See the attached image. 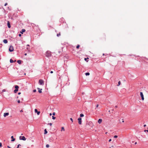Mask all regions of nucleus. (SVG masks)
<instances>
[{
	"mask_svg": "<svg viewBox=\"0 0 148 148\" xmlns=\"http://www.w3.org/2000/svg\"><path fill=\"white\" fill-rule=\"evenodd\" d=\"M22 61L21 60H18L17 61V62L19 64H21V63Z\"/></svg>",
	"mask_w": 148,
	"mask_h": 148,
	"instance_id": "obj_16",
	"label": "nucleus"
},
{
	"mask_svg": "<svg viewBox=\"0 0 148 148\" xmlns=\"http://www.w3.org/2000/svg\"><path fill=\"white\" fill-rule=\"evenodd\" d=\"M2 146V143H0V147H1Z\"/></svg>",
	"mask_w": 148,
	"mask_h": 148,
	"instance_id": "obj_32",
	"label": "nucleus"
},
{
	"mask_svg": "<svg viewBox=\"0 0 148 148\" xmlns=\"http://www.w3.org/2000/svg\"><path fill=\"white\" fill-rule=\"evenodd\" d=\"M137 144V143L136 142H135L134 144L135 145H136Z\"/></svg>",
	"mask_w": 148,
	"mask_h": 148,
	"instance_id": "obj_44",
	"label": "nucleus"
},
{
	"mask_svg": "<svg viewBox=\"0 0 148 148\" xmlns=\"http://www.w3.org/2000/svg\"><path fill=\"white\" fill-rule=\"evenodd\" d=\"M111 140H112L111 139H110L109 140V142H110V141H111Z\"/></svg>",
	"mask_w": 148,
	"mask_h": 148,
	"instance_id": "obj_37",
	"label": "nucleus"
},
{
	"mask_svg": "<svg viewBox=\"0 0 148 148\" xmlns=\"http://www.w3.org/2000/svg\"><path fill=\"white\" fill-rule=\"evenodd\" d=\"M79 47H80L79 45H78L77 46V47H76V48H77V49H78V48H79Z\"/></svg>",
	"mask_w": 148,
	"mask_h": 148,
	"instance_id": "obj_24",
	"label": "nucleus"
},
{
	"mask_svg": "<svg viewBox=\"0 0 148 148\" xmlns=\"http://www.w3.org/2000/svg\"><path fill=\"white\" fill-rule=\"evenodd\" d=\"M3 91H5V90H2Z\"/></svg>",
	"mask_w": 148,
	"mask_h": 148,
	"instance_id": "obj_49",
	"label": "nucleus"
},
{
	"mask_svg": "<svg viewBox=\"0 0 148 148\" xmlns=\"http://www.w3.org/2000/svg\"><path fill=\"white\" fill-rule=\"evenodd\" d=\"M39 84L40 85H43L44 84V81L42 79H40L39 80Z\"/></svg>",
	"mask_w": 148,
	"mask_h": 148,
	"instance_id": "obj_2",
	"label": "nucleus"
},
{
	"mask_svg": "<svg viewBox=\"0 0 148 148\" xmlns=\"http://www.w3.org/2000/svg\"><path fill=\"white\" fill-rule=\"evenodd\" d=\"M36 90H33V92H36Z\"/></svg>",
	"mask_w": 148,
	"mask_h": 148,
	"instance_id": "obj_31",
	"label": "nucleus"
},
{
	"mask_svg": "<svg viewBox=\"0 0 148 148\" xmlns=\"http://www.w3.org/2000/svg\"><path fill=\"white\" fill-rule=\"evenodd\" d=\"M9 114V113L8 112H6V113H4L3 114V116L4 117H5L6 116H8Z\"/></svg>",
	"mask_w": 148,
	"mask_h": 148,
	"instance_id": "obj_9",
	"label": "nucleus"
},
{
	"mask_svg": "<svg viewBox=\"0 0 148 148\" xmlns=\"http://www.w3.org/2000/svg\"><path fill=\"white\" fill-rule=\"evenodd\" d=\"M70 120L72 122H73V119L72 118H70Z\"/></svg>",
	"mask_w": 148,
	"mask_h": 148,
	"instance_id": "obj_28",
	"label": "nucleus"
},
{
	"mask_svg": "<svg viewBox=\"0 0 148 148\" xmlns=\"http://www.w3.org/2000/svg\"><path fill=\"white\" fill-rule=\"evenodd\" d=\"M14 87L15 88V90L14 91V92L15 93H16L18 91V88H19V86L17 85H15Z\"/></svg>",
	"mask_w": 148,
	"mask_h": 148,
	"instance_id": "obj_1",
	"label": "nucleus"
},
{
	"mask_svg": "<svg viewBox=\"0 0 148 148\" xmlns=\"http://www.w3.org/2000/svg\"><path fill=\"white\" fill-rule=\"evenodd\" d=\"M34 111H35V113H37L38 115L40 114V112L39 111H38L37 110V109H35Z\"/></svg>",
	"mask_w": 148,
	"mask_h": 148,
	"instance_id": "obj_7",
	"label": "nucleus"
},
{
	"mask_svg": "<svg viewBox=\"0 0 148 148\" xmlns=\"http://www.w3.org/2000/svg\"><path fill=\"white\" fill-rule=\"evenodd\" d=\"M27 55V53H25V56H26V55Z\"/></svg>",
	"mask_w": 148,
	"mask_h": 148,
	"instance_id": "obj_48",
	"label": "nucleus"
},
{
	"mask_svg": "<svg viewBox=\"0 0 148 148\" xmlns=\"http://www.w3.org/2000/svg\"><path fill=\"white\" fill-rule=\"evenodd\" d=\"M98 106H99V105H98V104H97V105H96V108H98Z\"/></svg>",
	"mask_w": 148,
	"mask_h": 148,
	"instance_id": "obj_35",
	"label": "nucleus"
},
{
	"mask_svg": "<svg viewBox=\"0 0 148 148\" xmlns=\"http://www.w3.org/2000/svg\"><path fill=\"white\" fill-rule=\"evenodd\" d=\"M145 131H147V132H148V130H145Z\"/></svg>",
	"mask_w": 148,
	"mask_h": 148,
	"instance_id": "obj_45",
	"label": "nucleus"
},
{
	"mask_svg": "<svg viewBox=\"0 0 148 148\" xmlns=\"http://www.w3.org/2000/svg\"><path fill=\"white\" fill-rule=\"evenodd\" d=\"M146 125L145 124V125H144V127H146Z\"/></svg>",
	"mask_w": 148,
	"mask_h": 148,
	"instance_id": "obj_43",
	"label": "nucleus"
},
{
	"mask_svg": "<svg viewBox=\"0 0 148 148\" xmlns=\"http://www.w3.org/2000/svg\"><path fill=\"white\" fill-rule=\"evenodd\" d=\"M49 147V145L47 144V147Z\"/></svg>",
	"mask_w": 148,
	"mask_h": 148,
	"instance_id": "obj_34",
	"label": "nucleus"
},
{
	"mask_svg": "<svg viewBox=\"0 0 148 148\" xmlns=\"http://www.w3.org/2000/svg\"><path fill=\"white\" fill-rule=\"evenodd\" d=\"M71 148H72L71 147Z\"/></svg>",
	"mask_w": 148,
	"mask_h": 148,
	"instance_id": "obj_52",
	"label": "nucleus"
},
{
	"mask_svg": "<svg viewBox=\"0 0 148 148\" xmlns=\"http://www.w3.org/2000/svg\"><path fill=\"white\" fill-rule=\"evenodd\" d=\"M121 82L120 81H119L118 82V84L117 85L118 86H119L121 84Z\"/></svg>",
	"mask_w": 148,
	"mask_h": 148,
	"instance_id": "obj_21",
	"label": "nucleus"
},
{
	"mask_svg": "<svg viewBox=\"0 0 148 148\" xmlns=\"http://www.w3.org/2000/svg\"><path fill=\"white\" fill-rule=\"evenodd\" d=\"M85 75H90V73H85Z\"/></svg>",
	"mask_w": 148,
	"mask_h": 148,
	"instance_id": "obj_20",
	"label": "nucleus"
},
{
	"mask_svg": "<svg viewBox=\"0 0 148 148\" xmlns=\"http://www.w3.org/2000/svg\"><path fill=\"white\" fill-rule=\"evenodd\" d=\"M17 102L18 103H20V101L19 100Z\"/></svg>",
	"mask_w": 148,
	"mask_h": 148,
	"instance_id": "obj_30",
	"label": "nucleus"
},
{
	"mask_svg": "<svg viewBox=\"0 0 148 148\" xmlns=\"http://www.w3.org/2000/svg\"><path fill=\"white\" fill-rule=\"evenodd\" d=\"M61 131H65V129H64V127H62V128H61Z\"/></svg>",
	"mask_w": 148,
	"mask_h": 148,
	"instance_id": "obj_17",
	"label": "nucleus"
},
{
	"mask_svg": "<svg viewBox=\"0 0 148 148\" xmlns=\"http://www.w3.org/2000/svg\"><path fill=\"white\" fill-rule=\"evenodd\" d=\"M25 29H22L21 30V33L22 34H23V33L25 32Z\"/></svg>",
	"mask_w": 148,
	"mask_h": 148,
	"instance_id": "obj_12",
	"label": "nucleus"
},
{
	"mask_svg": "<svg viewBox=\"0 0 148 148\" xmlns=\"http://www.w3.org/2000/svg\"><path fill=\"white\" fill-rule=\"evenodd\" d=\"M19 139L20 140H25L26 139L24 136H20L19 137Z\"/></svg>",
	"mask_w": 148,
	"mask_h": 148,
	"instance_id": "obj_4",
	"label": "nucleus"
},
{
	"mask_svg": "<svg viewBox=\"0 0 148 148\" xmlns=\"http://www.w3.org/2000/svg\"><path fill=\"white\" fill-rule=\"evenodd\" d=\"M115 108H117V106H115Z\"/></svg>",
	"mask_w": 148,
	"mask_h": 148,
	"instance_id": "obj_50",
	"label": "nucleus"
},
{
	"mask_svg": "<svg viewBox=\"0 0 148 148\" xmlns=\"http://www.w3.org/2000/svg\"><path fill=\"white\" fill-rule=\"evenodd\" d=\"M10 62L11 63H12L13 62H14L12 59H10Z\"/></svg>",
	"mask_w": 148,
	"mask_h": 148,
	"instance_id": "obj_18",
	"label": "nucleus"
},
{
	"mask_svg": "<svg viewBox=\"0 0 148 148\" xmlns=\"http://www.w3.org/2000/svg\"><path fill=\"white\" fill-rule=\"evenodd\" d=\"M7 4H7V3H6L4 5H5V6H6V5H7Z\"/></svg>",
	"mask_w": 148,
	"mask_h": 148,
	"instance_id": "obj_36",
	"label": "nucleus"
},
{
	"mask_svg": "<svg viewBox=\"0 0 148 148\" xmlns=\"http://www.w3.org/2000/svg\"><path fill=\"white\" fill-rule=\"evenodd\" d=\"M122 122L123 123L124 122V121L123 120V121H122Z\"/></svg>",
	"mask_w": 148,
	"mask_h": 148,
	"instance_id": "obj_47",
	"label": "nucleus"
},
{
	"mask_svg": "<svg viewBox=\"0 0 148 148\" xmlns=\"http://www.w3.org/2000/svg\"><path fill=\"white\" fill-rule=\"evenodd\" d=\"M3 41V42L5 44L7 43L8 42V40L6 39L4 40Z\"/></svg>",
	"mask_w": 148,
	"mask_h": 148,
	"instance_id": "obj_13",
	"label": "nucleus"
},
{
	"mask_svg": "<svg viewBox=\"0 0 148 148\" xmlns=\"http://www.w3.org/2000/svg\"><path fill=\"white\" fill-rule=\"evenodd\" d=\"M49 114L50 116H51L52 115V114L51 113H50Z\"/></svg>",
	"mask_w": 148,
	"mask_h": 148,
	"instance_id": "obj_46",
	"label": "nucleus"
},
{
	"mask_svg": "<svg viewBox=\"0 0 148 148\" xmlns=\"http://www.w3.org/2000/svg\"><path fill=\"white\" fill-rule=\"evenodd\" d=\"M7 147H8V148H12L11 147H10L9 146H7Z\"/></svg>",
	"mask_w": 148,
	"mask_h": 148,
	"instance_id": "obj_40",
	"label": "nucleus"
},
{
	"mask_svg": "<svg viewBox=\"0 0 148 148\" xmlns=\"http://www.w3.org/2000/svg\"><path fill=\"white\" fill-rule=\"evenodd\" d=\"M52 114H53V115H55V112H53V113Z\"/></svg>",
	"mask_w": 148,
	"mask_h": 148,
	"instance_id": "obj_29",
	"label": "nucleus"
},
{
	"mask_svg": "<svg viewBox=\"0 0 148 148\" xmlns=\"http://www.w3.org/2000/svg\"><path fill=\"white\" fill-rule=\"evenodd\" d=\"M53 73V71H51L50 72V73Z\"/></svg>",
	"mask_w": 148,
	"mask_h": 148,
	"instance_id": "obj_42",
	"label": "nucleus"
},
{
	"mask_svg": "<svg viewBox=\"0 0 148 148\" xmlns=\"http://www.w3.org/2000/svg\"><path fill=\"white\" fill-rule=\"evenodd\" d=\"M23 112V111L22 110H21L20 111V112Z\"/></svg>",
	"mask_w": 148,
	"mask_h": 148,
	"instance_id": "obj_41",
	"label": "nucleus"
},
{
	"mask_svg": "<svg viewBox=\"0 0 148 148\" xmlns=\"http://www.w3.org/2000/svg\"><path fill=\"white\" fill-rule=\"evenodd\" d=\"M114 137V138H117L118 137V136L116 135H115Z\"/></svg>",
	"mask_w": 148,
	"mask_h": 148,
	"instance_id": "obj_27",
	"label": "nucleus"
},
{
	"mask_svg": "<svg viewBox=\"0 0 148 148\" xmlns=\"http://www.w3.org/2000/svg\"><path fill=\"white\" fill-rule=\"evenodd\" d=\"M11 138L12 139L11 140L12 141H14L15 140V139L14 138L13 136H11Z\"/></svg>",
	"mask_w": 148,
	"mask_h": 148,
	"instance_id": "obj_15",
	"label": "nucleus"
},
{
	"mask_svg": "<svg viewBox=\"0 0 148 148\" xmlns=\"http://www.w3.org/2000/svg\"><path fill=\"white\" fill-rule=\"evenodd\" d=\"M51 53L49 51H47V57L49 56H51Z\"/></svg>",
	"mask_w": 148,
	"mask_h": 148,
	"instance_id": "obj_8",
	"label": "nucleus"
},
{
	"mask_svg": "<svg viewBox=\"0 0 148 148\" xmlns=\"http://www.w3.org/2000/svg\"><path fill=\"white\" fill-rule=\"evenodd\" d=\"M18 36H21V34H19Z\"/></svg>",
	"mask_w": 148,
	"mask_h": 148,
	"instance_id": "obj_38",
	"label": "nucleus"
},
{
	"mask_svg": "<svg viewBox=\"0 0 148 148\" xmlns=\"http://www.w3.org/2000/svg\"><path fill=\"white\" fill-rule=\"evenodd\" d=\"M52 117V119H56V117H54V116H53Z\"/></svg>",
	"mask_w": 148,
	"mask_h": 148,
	"instance_id": "obj_25",
	"label": "nucleus"
},
{
	"mask_svg": "<svg viewBox=\"0 0 148 148\" xmlns=\"http://www.w3.org/2000/svg\"><path fill=\"white\" fill-rule=\"evenodd\" d=\"M44 134H46V129H45L44 130Z\"/></svg>",
	"mask_w": 148,
	"mask_h": 148,
	"instance_id": "obj_22",
	"label": "nucleus"
},
{
	"mask_svg": "<svg viewBox=\"0 0 148 148\" xmlns=\"http://www.w3.org/2000/svg\"><path fill=\"white\" fill-rule=\"evenodd\" d=\"M48 124L50 126H51L52 125V124L51 123H49Z\"/></svg>",
	"mask_w": 148,
	"mask_h": 148,
	"instance_id": "obj_33",
	"label": "nucleus"
},
{
	"mask_svg": "<svg viewBox=\"0 0 148 148\" xmlns=\"http://www.w3.org/2000/svg\"><path fill=\"white\" fill-rule=\"evenodd\" d=\"M60 33H59L58 34H57V36L59 37L60 36Z\"/></svg>",
	"mask_w": 148,
	"mask_h": 148,
	"instance_id": "obj_23",
	"label": "nucleus"
},
{
	"mask_svg": "<svg viewBox=\"0 0 148 148\" xmlns=\"http://www.w3.org/2000/svg\"><path fill=\"white\" fill-rule=\"evenodd\" d=\"M78 123L79 124H81L82 123V118H79L78 119Z\"/></svg>",
	"mask_w": 148,
	"mask_h": 148,
	"instance_id": "obj_6",
	"label": "nucleus"
},
{
	"mask_svg": "<svg viewBox=\"0 0 148 148\" xmlns=\"http://www.w3.org/2000/svg\"><path fill=\"white\" fill-rule=\"evenodd\" d=\"M7 25L8 27L9 28H10L11 27L10 24V22L9 21L7 22Z\"/></svg>",
	"mask_w": 148,
	"mask_h": 148,
	"instance_id": "obj_10",
	"label": "nucleus"
},
{
	"mask_svg": "<svg viewBox=\"0 0 148 148\" xmlns=\"http://www.w3.org/2000/svg\"><path fill=\"white\" fill-rule=\"evenodd\" d=\"M140 96L141 97L142 99L143 100H144V95H143V92H140Z\"/></svg>",
	"mask_w": 148,
	"mask_h": 148,
	"instance_id": "obj_5",
	"label": "nucleus"
},
{
	"mask_svg": "<svg viewBox=\"0 0 148 148\" xmlns=\"http://www.w3.org/2000/svg\"><path fill=\"white\" fill-rule=\"evenodd\" d=\"M9 50L10 52H12L14 51L13 47L12 45H11L10 46Z\"/></svg>",
	"mask_w": 148,
	"mask_h": 148,
	"instance_id": "obj_3",
	"label": "nucleus"
},
{
	"mask_svg": "<svg viewBox=\"0 0 148 148\" xmlns=\"http://www.w3.org/2000/svg\"><path fill=\"white\" fill-rule=\"evenodd\" d=\"M1 84L0 83V86H1Z\"/></svg>",
	"mask_w": 148,
	"mask_h": 148,
	"instance_id": "obj_51",
	"label": "nucleus"
},
{
	"mask_svg": "<svg viewBox=\"0 0 148 148\" xmlns=\"http://www.w3.org/2000/svg\"><path fill=\"white\" fill-rule=\"evenodd\" d=\"M88 59V58H84V60H85V61H86V60H87V59Z\"/></svg>",
	"mask_w": 148,
	"mask_h": 148,
	"instance_id": "obj_26",
	"label": "nucleus"
},
{
	"mask_svg": "<svg viewBox=\"0 0 148 148\" xmlns=\"http://www.w3.org/2000/svg\"><path fill=\"white\" fill-rule=\"evenodd\" d=\"M37 89L38 90V92L39 93H42V91H41V90H42V89H40V88H37Z\"/></svg>",
	"mask_w": 148,
	"mask_h": 148,
	"instance_id": "obj_14",
	"label": "nucleus"
},
{
	"mask_svg": "<svg viewBox=\"0 0 148 148\" xmlns=\"http://www.w3.org/2000/svg\"><path fill=\"white\" fill-rule=\"evenodd\" d=\"M80 117H83L84 116V115L82 114H80Z\"/></svg>",
	"mask_w": 148,
	"mask_h": 148,
	"instance_id": "obj_19",
	"label": "nucleus"
},
{
	"mask_svg": "<svg viewBox=\"0 0 148 148\" xmlns=\"http://www.w3.org/2000/svg\"><path fill=\"white\" fill-rule=\"evenodd\" d=\"M102 121V119H99V120L98 121V123L99 124H100V123H101Z\"/></svg>",
	"mask_w": 148,
	"mask_h": 148,
	"instance_id": "obj_11",
	"label": "nucleus"
},
{
	"mask_svg": "<svg viewBox=\"0 0 148 148\" xmlns=\"http://www.w3.org/2000/svg\"><path fill=\"white\" fill-rule=\"evenodd\" d=\"M21 94V92H19L18 93V94L19 95H20Z\"/></svg>",
	"mask_w": 148,
	"mask_h": 148,
	"instance_id": "obj_39",
	"label": "nucleus"
}]
</instances>
